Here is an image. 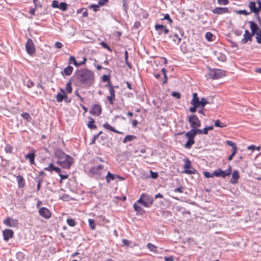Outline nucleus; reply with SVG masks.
<instances>
[{
  "label": "nucleus",
  "mask_w": 261,
  "mask_h": 261,
  "mask_svg": "<svg viewBox=\"0 0 261 261\" xmlns=\"http://www.w3.org/2000/svg\"><path fill=\"white\" fill-rule=\"evenodd\" d=\"M192 130H194L195 136L197 134H202V129H199V128H198V127H194V128H192Z\"/></svg>",
  "instance_id": "052dcab7"
},
{
  "label": "nucleus",
  "mask_w": 261,
  "mask_h": 261,
  "mask_svg": "<svg viewBox=\"0 0 261 261\" xmlns=\"http://www.w3.org/2000/svg\"><path fill=\"white\" fill-rule=\"evenodd\" d=\"M66 89L67 92L68 93H71L72 92V88L71 87V81L69 80L66 84Z\"/></svg>",
  "instance_id": "4c0bfd02"
},
{
  "label": "nucleus",
  "mask_w": 261,
  "mask_h": 261,
  "mask_svg": "<svg viewBox=\"0 0 261 261\" xmlns=\"http://www.w3.org/2000/svg\"><path fill=\"white\" fill-rule=\"evenodd\" d=\"M137 138V137L134 135H127L125 136V137L124 138L123 140V142L124 143H126L128 142H131L134 139H136Z\"/></svg>",
  "instance_id": "c756f323"
},
{
  "label": "nucleus",
  "mask_w": 261,
  "mask_h": 261,
  "mask_svg": "<svg viewBox=\"0 0 261 261\" xmlns=\"http://www.w3.org/2000/svg\"><path fill=\"white\" fill-rule=\"evenodd\" d=\"M107 182L109 184L111 180H113L115 179V175L110 172H108L106 176Z\"/></svg>",
  "instance_id": "2f4dec72"
},
{
  "label": "nucleus",
  "mask_w": 261,
  "mask_h": 261,
  "mask_svg": "<svg viewBox=\"0 0 261 261\" xmlns=\"http://www.w3.org/2000/svg\"><path fill=\"white\" fill-rule=\"evenodd\" d=\"M21 116L24 119L27 120L28 121L30 122L31 121V117L28 113H22Z\"/></svg>",
  "instance_id": "ea45409f"
},
{
  "label": "nucleus",
  "mask_w": 261,
  "mask_h": 261,
  "mask_svg": "<svg viewBox=\"0 0 261 261\" xmlns=\"http://www.w3.org/2000/svg\"><path fill=\"white\" fill-rule=\"evenodd\" d=\"M195 143L194 140H191V139H188L187 142L185 144V147L187 149L191 148L192 145H193Z\"/></svg>",
  "instance_id": "f704fd0d"
},
{
  "label": "nucleus",
  "mask_w": 261,
  "mask_h": 261,
  "mask_svg": "<svg viewBox=\"0 0 261 261\" xmlns=\"http://www.w3.org/2000/svg\"><path fill=\"white\" fill-rule=\"evenodd\" d=\"M110 92V96H107V98L111 105L114 104V101L115 99V91L114 87H111L109 89Z\"/></svg>",
  "instance_id": "f3484780"
},
{
  "label": "nucleus",
  "mask_w": 261,
  "mask_h": 261,
  "mask_svg": "<svg viewBox=\"0 0 261 261\" xmlns=\"http://www.w3.org/2000/svg\"><path fill=\"white\" fill-rule=\"evenodd\" d=\"M203 174L204 176L206 178L213 177L214 175H213V173H210L208 171H204L203 172Z\"/></svg>",
  "instance_id": "e2e57ef3"
},
{
  "label": "nucleus",
  "mask_w": 261,
  "mask_h": 261,
  "mask_svg": "<svg viewBox=\"0 0 261 261\" xmlns=\"http://www.w3.org/2000/svg\"><path fill=\"white\" fill-rule=\"evenodd\" d=\"M25 49L27 53L30 55H33L35 53V49L34 47V44L31 39H28L27 40L26 44H25Z\"/></svg>",
  "instance_id": "6e6552de"
},
{
  "label": "nucleus",
  "mask_w": 261,
  "mask_h": 261,
  "mask_svg": "<svg viewBox=\"0 0 261 261\" xmlns=\"http://www.w3.org/2000/svg\"><path fill=\"white\" fill-rule=\"evenodd\" d=\"M73 158L69 155H66V157L62 160H58L57 163L62 168L69 169L73 163Z\"/></svg>",
  "instance_id": "20e7f679"
},
{
  "label": "nucleus",
  "mask_w": 261,
  "mask_h": 261,
  "mask_svg": "<svg viewBox=\"0 0 261 261\" xmlns=\"http://www.w3.org/2000/svg\"><path fill=\"white\" fill-rule=\"evenodd\" d=\"M188 121L190 126L192 128L199 127L201 126V122L198 117L195 115H191L188 117Z\"/></svg>",
  "instance_id": "423d86ee"
},
{
  "label": "nucleus",
  "mask_w": 261,
  "mask_h": 261,
  "mask_svg": "<svg viewBox=\"0 0 261 261\" xmlns=\"http://www.w3.org/2000/svg\"><path fill=\"white\" fill-rule=\"evenodd\" d=\"M59 5V4L58 1H56V0H54V1H53V3H52L51 7L54 8H58Z\"/></svg>",
  "instance_id": "69168bd1"
},
{
  "label": "nucleus",
  "mask_w": 261,
  "mask_h": 261,
  "mask_svg": "<svg viewBox=\"0 0 261 261\" xmlns=\"http://www.w3.org/2000/svg\"><path fill=\"white\" fill-rule=\"evenodd\" d=\"M76 78L78 81L85 86H90L94 82V73L88 69H81L77 71Z\"/></svg>",
  "instance_id": "f257e3e1"
},
{
  "label": "nucleus",
  "mask_w": 261,
  "mask_h": 261,
  "mask_svg": "<svg viewBox=\"0 0 261 261\" xmlns=\"http://www.w3.org/2000/svg\"><path fill=\"white\" fill-rule=\"evenodd\" d=\"M225 71L215 68H209L208 76L210 79L216 80L220 79L226 75Z\"/></svg>",
  "instance_id": "7ed1b4c3"
},
{
  "label": "nucleus",
  "mask_w": 261,
  "mask_h": 261,
  "mask_svg": "<svg viewBox=\"0 0 261 261\" xmlns=\"http://www.w3.org/2000/svg\"><path fill=\"white\" fill-rule=\"evenodd\" d=\"M171 95L174 97H176L177 99H179L181 96L180 93L176 91L172 92L171 93Z\"/></svg>",
  "instance_id": "13d9d810"
},
{
  "label": "nucleus",
  "mask_w": 261,
  "mask_h": 261,
  "mask_svg": "<svg viewBox=\"0 0 261 261\" xmlns=\"http://www.w3.org/2000/svg\"><path fill=\"white\" fill-rule=\"evenodd\" d=\"M221 173H222V169L220 168H218L217 170H215L213 172V175H214V176H215L216 177H221Z\"/></svg>",
  "instance_id": "a18cd8bd"
},
{
  "label": "nucleus",
  "mask_w": 261,
  "mask_h": 261,
  "mask_svg": "<svg viewBox=\"0 0 261 261\" xmlns=\"http://www.w3.org/2000/svg\"><path fill=\"white\" fill-rule=\"evenodd\" d=\"M55 166L52 164H50L47 167L44 168V170L50 172H53Z\"/></svg>",
  "instance_id": "5fc2aeb1"
},
{
  "label": "nucleus",
  "mask_w": 261,
  "mask_h": 261,
  "mask_svg": "<svg viewBox=\"0 0 261 261\" xmlns=\"http://www.w3.org/2000/svg\"><path fill=\"white\" fill-rule=\"evenodd\" d=\"M214 126L216 127H224L226 125L221 122L219 120H217L215 121Z\"/></svg>",
  "instance_id": "a19ab883"
},
{
  "label": "nucleus",
  "mask_w": 261,
  "mask_h": 261,
  "mask_svg": "<svg viewBox=\"0 0 261 261\" xmlns=\"http://www.w3.org/2000/svg\"><path fill=\"white\" fill-rule=\"evenodd\" d=\"M58 8L63 11H65L67 9V4L65 2H61L59 4Z\"/></svg>",
  "instance_id": "e433bc0d"
},
{
  "label": "nucleus",
  "mask_w": 261,
  "mask_h": 261,
  "mask_svg": "<svg viewBox=\"0 0 261 261\" xmlns=\"http://www.w3.org/2000/svg\"><path fill=\"white\" fill-rule=\"evenodd\" d=\"M89 8L90 9H93V10L94 11V12H97V11L99 10V6L98 5H95V4H92L90 6H89Z\"/></svg>",
  "instance_id": "49530a36"
},
{
  "label": "nucleus",
  "mask_w": 261,
  "mask_h": 261,
  "mask_svg": "<svg viewBox=\"0 0 261 261\" xmlns=\"http://www.w3.org/2000/svg\"><path fill=\"white\" fill-rule=\"evenodd\" d=\"M33 3L35 6V8H42V5L41 3L39 1V0H34Z\"/></svg>",
  "instance_id": "864d4df0"
},
{
  "label": "nucleus",
  "mask_w": 261,
  "mask_h": 261,
  "mask_svg": "<svg viewBox=\"0 0 261 261\" xmlns=\"http://www.w3.org/2000/svg\"><path fill=\"white\" fill-rule=\"evenodd\" d=\"M101 108L99 105L95 104L93 106L92 109L90 111V113L94 116H98L101 113Z\"/></svg>",
  "instance_id": "9b49d317"
},
{
  "label": "nucleus",
  "mask_w": 261,
  "mask_h": 261,
  "mask_svg": "<svg viewBox=\"0 0 261 261\" xmlns=\"http://www.w3.org/2000/svg\"><path fill=\"white\" fill-rule=\"evenodd\" d=\"M240 178L239 173L238 170H234L232 173V178L230 180V182L232 184L238 183V180Z\"/></svg>",
  "instance_id": "aec40b11"
},
{
  "label": "nucleus",
  "mask_w": 261,
  "mask_h": 261,
  "mask_svg": "<svg viewBox=\"0 0 261 261\" xmlns=\"http://www.w3.org/2000/svg\"><path fill=\"white\" fill-rule=\"evenodd\" d=\"M147 247L150 251L153 252L154 253L158 252L157 247L155 246L154 245L149 243L147 244Z\"/></svg>",
  "instance_id": "72a5a7b5"
},
{
  "label": "nucleus",
  "mask_w": 261,
  "mask_h": 261,
  "mask_svg": "<svg viewBox=\"0 0 261 261\" xmlns=\"http://www.w3.org/2000/svg\"><path fill=\"white\" fill-rule=\"evenodd\" d=\"M122 241L123 246L128 247L130 244V242L126 239H124Z\"/></svg>",
  "instance_id": "338daca9"
},
{
  "label": "nucleus",
  "mask_w": 261,
  "mask_h": 261,
  "mask_svg": "<svg viewBox=\"0 0 261 261\" xmlns=\"http://www.w3.org/2000/svg\"><path fill=\"white\" fill-rule=\"evenodd\" d=\"M35 158V151L33 150L32 152L25 155V158L29 159L31 164H34V160Z\"/></svg>",
  "instance_id": "412c9836"
},
{
  "label": "nucleus",
  "mask_w": 261,
  "mask_h": 261,
  "mask_svg": "<svg viewBox=\"0 0 261 261\" xmlns=\"http://www.w3.org/2000/svg\"><path fill=\"white\" fill-rule=\"evenodd\" d=\"M218 4L221 5H226L229 3L228 0H217Z\"/></svg>",
  "instance_id": "6e6d98bb"
},
{
  "label": "nucleus",
  "mask_w": 261,
  "mask_h": 261,
  "mask_svg": "<svg viewBox=\"0 0 261 261\" xmlns=\"http://www.w3.org/2000/svg\"><path fill=\"white\" fill-rule=\"evenodd\" d=\"M103 127L107 129H109L112 132H113L114 133H117V134H122V132H120L116 129H115V128H114L113 127H112L111 125H110L109 123H108L107 122H106L105 123H104L103 124Z\"/></svg>",
  "instance_id": "393cba45"
},
{
  "label": "nucleus",
  "mask_w": 261,
  "mask_h": 261,
  "mask_svg": "<svg viewBox=\"0 0 261 261\" xmlns=\"http://www.w3.org/2000/svg\"><path fill=\"white\" fill-rule=\"evenodd\" d=\"M184 161L185 162L184 172L189 175L195 174L197 171L192 167L191 161L188 159H185Z\"/></svg>",
  "instance_id": "39448f33"
},
{
  "label": "nucleus",
  "mask_w": 261,
  "mask_h": 261,
  "mask_svg": "<svg viewBox=\"0 0 261 261\" xmlns=\"http://www.w3.org/2000/svg\"><path fill=\"white\" fill-rule=\"evenodd\" d=\"M154 28L160 35L167 34L169 32L166 26L163 24H157L155 25Z\"/></svg>",
  "instance_id": "9d476101"
},
{
  "label": "nucleus",
  "mask_w": 261,
  "mask_h": 261,
  "mask_svg": "<svg viewBox=\"0 0 261 261\" xmlns=\"http://www.w3.org/2000/svg\"><path fill=\"white\" fill-rule=\"evenodd\" d=\"M253 35L248 30H246L243 35V38L241 40V44H246L248 41L251 42L252 41V37Z\"/></svg>",
  "instance_id": "1a4fd4ad"
},
{
  "label": "nucleus",
  "mask_w": 261,
  "mask_h": 261,
  "mask_svg": "<svg viewBox=\"0 0 261 261\" xmlns=\"http://www.w3.org/2000/svg\"><path fill=\"white\" fill-rule=\"evenodd\" d=\"M150 173L151 178L153 179H156L158 178L159 175L157 172H153L152 170H150Z\"/></svg>",
  "instance_id": "680f3d73"
},
{
  "label": "nucleus",
  "mask_w": 261,
  "mask_h": 261,
  "mask_svg": "<svg viewBox=\"0 0 261 261\" xmlns=\"http://www.w3.org/2000/svg\"><path fill=\"white\" fill-rule=\"evenodd\" d=\"M191 105L193 106V107H191L189 109V111L190 112L194 113L196 111L197 108H199V107H198V105H194V104H191Z\"/></svg>",
  "instance_id": "8fccbe9b"
},
{
  "label": "nucleus",
  "mask_w": 261,
  "mask_h": 261,
  "mask_svg": "<svg viewBox=\"0 0 261 261\" xmlns=\"http://www.w3.org/2000/svg\"><path fill=\"white\" fill-rule=\"evenodd\" d=\"M256 42L258 44H261V31L259 32L256 35Z\"/></svg>",
  "instance_id": "4d7b16f0"
},
{
  "label": "nucleus",
  "mask_w": 261,
  "mask_h": 261,
  "mask_svg": "<svg viewBox=\"0 0 261 261\" xmlns=\"http://www.w3.org/2000/svg\"><path fill=\"white\" fill-rule=\"evenodd\" d=\"M57 101L59 102H62L64 99L67 98V95L66 94H61V93H58L56 95Z\"/></svg>",
  "instance_id": "bb28decb"
},
{
  "label": "nucleus",
  "mask_w": 261,
  "mask_h": 261,
  "mask_svg": "<svg viewBox=\"0 0 261 261\" xmlns=\"http://www.w3.org/2000/svg\"><path fill=\"white\" fill-rule=\"evenodd\" d=\"M102 81L104 82H108L110 81V76L108 75L104 74L102 76Z\"/></svg>",
  "instance_id": "bf43d9fd"
},
{
  "label": "nucleus",
  "mask_w": 261,
  "mask_h": 261,
  "mask_svg": "<svg viewBox=\"0 0 261 261\" xmlns=\"http://www.w3.org/2000/svg\"><path fill=\"white\" fill-rule=\"evenodd\" d=\"M67 223L70 226L73 227L75 225V220L72 218H68L67 219Z\"/></svg>",
  "instance_id": "37998d69"
},
{
  "label": "nucleus",
  "mask_w": 261,
  "mask_h": 261,
  "mask_svg": "<svg viewBox=\"0 0 261 261\" xmlns=\"http://www.w3.org/2000/svg\"><path fill=\"white\" fill-rule=\"evenodd\" d=\"M89 225L91 229L94 230L95 229V223L93 219L88 220Z\"/></svg>",
  "instance_id": "79ce46f5"
},
{
  "label": "nucleus",
  "mask_w": 261,
  "mask_h": 261,
  "mask_svg": "<svg viewBox=\"0 0 261 261\" xmlns=\"http://www.w3.org/2000/svg\"><path fill=\"white\" fill-rule=\"evenodd\" d=\"M123 10L127 12L128 9V0H122Z\"/></svg>",
  "instance_id": "de8ad7c7"
},
{
  "label": "nucleus",
  "mask_w": 261,
  "mask_h": 261,
  "mask_svg": "<svg viewBox=\"0 0 261 261\" xmlns=\"http://www.w3.org/2000/svg\"><path fill=\"white\" fill-rule=\"evenodd\" d=\"M179 33L180 35L177 33H172L169 36V37L177 45L179 44L181 40V37H182L184 34V32L182 29L179 30Z\"/></svg>",
  "instance_id": "0eeeda50"
},
{
  "label": "nucleus",
  "mask_w": 261,
  "mask_h": 261,
  "mask_svg": "<svg viewBox=\"0 0 261 261\" xmlns=\"http://www.w3.org/2000/svg\"><path fill=\"white\" fill-rule=\"evenodd\" d=\"M128 53L127 50H125L124 52V60L125 64L128 67L129 69H132V65L128 61Z\"/></svg>",
  "instance_id": "c9c22d12"
},
{
  "label": "nucleus",
  "mask_w": 261,
  "mask_h": 261,
  "mask_svg": "<svg viewBox=\"0 0 261 261\" xmlns=\"http://www.w3.org/2000/svg\"><path fill=\"white\" fill-rule=\"evenodd\" d=\"M39 215L46 219H48L51 216V213L46 207H43L39 210Z\"/></svg>",
  "instance_id": "ddd939ff"
},
{
  "label": "nucleus",
  "mask_w": 261,
  "mask_h": 261,
  "mask_svg": "<svg viewBox=\"0 0 261 261\" xmlns=\"http://www.w3.org/2000/svg\"><path fill=\"white\" fill-rule=\"evenodd\" d=\"M205 38L208 41H211L213 40V37H214L213 34L211 32H206L205 33Z\"/></svg>",
  "instance_id": "c03bdc74"
},
{
  "label": "nucleus",
  "mask_w": 261,
  "mask_h": 261,
  "mask_svg": "<svg viewBox=\"0 0 261 261\" xmlns=\"http://www.w3.org/2000/svg\"><path fill=\"white\" fill-rule=\"evenodd\" d=\"M249 8L250 9V14L253 12L255 14V15L257 16V15H259V11L258 10L257 7H256V3L254 2L251 1L248 5Z\"/></svg>",
  "instance_id": "dca6fc26"
},
{
  "label": "nucleus",
  "mask_w": 261,
  "mask_h": 261,
  "mask_svg": "<svg viewBox=\"0 0 261 261\" xmlns=\"http://www.w3.org/2000/svg\"><path fill=\"white\" fill-rule=\"evenodd\" d=\"M55 155L59 159V160H61L64 159L66 155H68L66 154L62 150H58L56 151Z\"/></svg>",
  "instance_id": "a878e982"
},
{
  "label": "nucleus",
  "mask_w": 261,
  "mask_h": 261,
  "mask_svg": "<svg viewBox=\"0 0 261 261\" xmlns=\"http://www.w3.org/2000/svg\"><path fill=\"white\" fill-rule=\"evenodd\" d=\"M89 121L88 124V126L90 129H94L96 128L97 126L96 125L94 124V119L91 117H90Z\"/></svg>",
  "instance_id": "473e14b6"
},
{
  "label": "nucleus",
  "mask_w": 261,
  "mask_h": 261,
  "mask_svg": "<svg viewBox=\"0 0 261 261\" xmlns=\"http://www.w3.org/2000/svg\"><path fill=\"white\" fill-rule=\"evenodd\" d=\"M103 168V166L99 165L97 166H93L89 170V172L94 175H100V171Z\"/></svg>",
  "instance_id": "4468645a"
},
{
  "label": "nucleus",
  "mask_w": 261,
  "mask_h": 261,
  "mask_svg": "<svg viewBox=\"0 0 261 261\" xmlns=\"http://www.w3.org/2000/svg\"><path fill=\"white\" fill-rule=\"evenodd\" d=\"M4 223L10 227H15L17 223V221L8 217L4 220Z\"/></svg>",
  "instance_id": "a211bd4d"
},
{
  "label": "nucleus",
  "mask_w": 261,
  "mask_h": 261,
  "mask_svg": "<svg viewBox=\"0 0 261 261\" xmlns=\"http://www.w3.org/2000/svg\"><path fill=\"white\" fill-rule=\"evenodd\" d=\"M208 103V101L207 100L206 98H205L204 97H202L199 101V102L198 105L199 108L203 109L205 106Z\"/></svg>",
  "instance_id": "7c9ffc66"
},
{
  "label": "nucleus",
  "mask_w": 261,
  "mask_h": 261,
  "mask_svg": "<svg viewBox=\"0 0 261 261\" xmlns=\"http://www.w3.org/2000/svg\"><path fill=\"white\" fill-rule=\"evenodd\" d=\"M229 174L226 171H223L222 170V173H221V177L223 178H225L227 176H229Z\"/></svg>",
  "instance_id": "774afa93"
},
{
  "label": "nucleus",
  "mask_w": 261,
  "mask_h": 261,
  "mask_svg": "<svg viewBox=\"0 0 261 261\" xmlns=\"http://www.w3.org/2000/svg\"><path fill=\"white\" fill-rule=\"evenodd\" d=\"M249 23H250L251 33L253 36L254 35H256L259 32L261 31L260 29L255 22L252 21H249Z\"/></svg>",
  "instance_id": "f8f14e48"
},
{
  "label": "nucleus",
  "mask_w": 261,
  "mask_h": 261,
  "mask_svg": "<svg viewBox=\"0 0 261 261\" xmlns=\"http://www.w3.org/2000/svg\"><path fill=\"white\" fill-rule=\"evenodd\" d=\"M13 148L12 146L8 144L6 146L5 150L7 153H12Z\"/></svg>",
  "instance_id": "09e8293b"
},
{
  "label": "nucleus",
  "mask_w": 261,
  "mask_h": 261,
  "mask_svg": "<svg viewBox=\"0 0 261 261\" xmlns=\"http://www.w3.org/2000/svg\"><path fill=\"white\" fill-rule=\"evenodd\" d=\"M100 44L105 48H106L108 49L110 51H112L111 48L109 47V46L107 44V43L104 41H102L100 42Z\"/></svg>",
  "instance_id": "603ef678"
},
{
  "label": "nucleus",
  "mask_w": 261,
  "mask_h": 261,
  "mask_svg": "<svg viewBox=\"0 0 261 261\" xmlns=\"http://www.w3.org/2000/svg\"><path fill=\"white\" fill-rule=\"evenodd\" d=\"M153 201L154 199L152 196L147 194L143 193L137 200V203L141 204L145 207H148L152 205Z\"/></svg>",
  "instance_id": "f03ea898"
},
{
  "label": "nucleus",
  "mask_w": 261,
  "mask_h": 261,
  "mask_svg": "<svg viewBox=\"0 0 261 261\" xmlns=\"http://www.w3.org/2000/svg\"><path fill=\"white\" fill-rule=\"evenodd\" d=\"M185 137L187 138L188 139L194 140L195 135L194 134V130L191 129L190 131L186 133L185 134Z\"/></svg>",
  "instance_id": "c85d7f7f"
},
{
  "label": "nucleus",
  "mask_w": 261,
  "mask_h": 261,
  "mask_svg": "<svg viewBox=\"0 0 261 261\" xmlns=\"http://www.w3.org/2000/svg\"><path fill=\"white\" fill-rule=\"evenodd\" d=\"M16 179L19 187L23 188L25 186V180L22 176L19 175L16 177Z\"/></svg>",
  "instance_id": "4be33fe9"
},
{
  "label": "nucleus",
  "mask_w": 261,
  "mask_h": 261,
  "mask_svg": "<svg viewBox=\"0 0 261 261\" xmlns=\"http://www.w3.org/2000/svg\"><path fill=\"white\" fill-rule=\"evenodd\" d=\"M4 240L7 241L13 237L14 232L11 229H6L3 231Z\"/></svg>",
  "instance_id": "2eb2a0df"
},
{
  "label": "nucleus",
  "mask_w": 261,
  "mask_h": 261,
  "mask_svg": "<svg viewBox=\"0 0 261 261\" xmlns=\"http://www.w3.org/2000/svg\"><path fill=\"white\" fill-rule=\"evenodd\" d=\"M199 98L198 96L197 93L195 92L193 93V98L191 101V104H194L198 105L199 102Z\"/></svg>",
  "instance_id": "cd10ccee"
},
{
  "label": "nucleus",
  "mask_w": 261,
  "mask_h": 261,
  "mask_svg": "<svg viewBox=\"0 0 261 261\" xmlns=\"http://www.w3.org/2000/svg\"><path fill=\"white\" fill-rule=\"evenodd\" d=\"M71 63H73L75 66H79V63L76 61L75 58L73 56H71L69 59V64Z\"/></svg>",
  "instance_id": "58836bf2"
},
{
  "label": "nucleus",
  "mask_w": 261,
  "mask_h": 261,
  "mask_svg": "<svg viewBox=\"0 0 261 261\" xmlns=\"http://www.w3.org/2000/svg\"><path fill=\"white\" fill-rule=\"evenodd\" d=\"M212 11L214 14H222L224 13H227L230 12L228 8H222V7L216 8Z\"/></svg>",
  "instance_id": "6ab92c4d"
},
{
  "label": "nucleus",
  "mask_w": 261,
  "mask_h": 261,
  "mask_svg": "<svg viewBox=\"0 0 261 261\" xmlns=\"http://www.w3.org/2000/svg\"><path fill=\"white\" fill-rule=\"evenodd\" d=\"M163 19L167 20L170 24H171L173 22V20L170 18V15L168 14H166Z\"/></svg>",
  "instance_id": "0e129e2a"
},
{
  "label": "nucleus",
  "mask_w": 261,
  "mask_h": 261,
  "mask_svg": "<svg viewBox=\"0 0 261 261\" xmlns=\"http://www.w3.org/2000/svg\"><path fill=\"white\" fill-rule=\"evenodd\" d=\"M236 13L238 14H243L245 15H248L250 14V12H248L245 10H240L236 11Z\"/></svg>",
  "instance_id": "3c124183"
},
{
  "label": "nucleus",
  "mask_w": 261,
  "mask_h": 261,
  "mask_svg": "<svg viewBox=\"0 0 261 261\" xmlns=\"http://www.w3.org/2000/svg\"><path fill=\"white\" fill-rule=\"evenodd\" d=\"M73 70V68L71 66H68L67 67L64 68L63 71L62 72L63 75H70L72 74Z\"/></svg>",
  "instance_id": "5701e85b"
},
{
  "label": "nucleus",
  "mask_w": 261,
  "mask_h": 261,
  "mask_svg": "<svg viewBox=\"0 0 261 261\" xmlns=\"http://www.w3.org/2000/svg\"><path fill=\"white\" fill-rule=\"evenodd\" d=\"M134 210L137 212L138 215H143L145 213V211L141 206L137 205V203H135L133 205Z\"/></svg>",
  "instance_id": "b1692460"
}]
</instances>
